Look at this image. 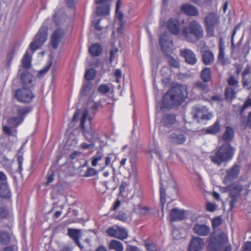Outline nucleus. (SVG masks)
Here are the masks:
<instances>
[{
    "label": "nucleus",
    "instance_id": "f257e3e1",
    "mask_svg": "<svg viewBox=\"0 0 251 251\" xmlns=\"http://www.w3.org/2000/svg\"><path fill=\"white\" fill-rule=\"evenodd\" d=\"M207 249L209 251H231L232 248L227 234L220 231L210 234Z\"/></svg>",
    "mask_w": 251,
    "mask_h": 251
},
{
    "label": "nucleus",
    "instance_id": "f03ea898",
    "mask_svg": "<svg viewBox=\"0 0 251 251\" xmlns=\"http://www.w3.org/2000/svg\"><path fill=\"white\" fill-rule=\"evenodd\" d=\"M187 87L180 85L172 88L165 95L162 99L165 105H179L187 98L188 92Z\"/></svg>",
    "mask_w": 251,
    "mask_h": 251
},
{
    "label": "nucleus",
    "instance_id": "7ed1b4c3",
    "mask_svg": "<svg viewBox=\"0 0 251 251\" xmlns=\"http://www.w3.org/2000/svg\"><path fill=\"white\" fill-rule=\"evenodd\" d=\"M161 49L167 59L168 64L172 68L179 67V60L177 57H174L171 55L173 52V41L166 34L160 36L159 38Z\"/></svg>",
    "mask_w": 251,
    "mask_h": 251
},
{
    "label": "nucleus",
    "instance_id": "20e7f679",
    "mask_svg": "<svg viewBox=\"0 0 251 251\" xmlns=\"http://www.w3.org/2000/svg\"><path fill=\"white\" fill-rule=\"evenodd\" d=\"M182 35L188 41L193 42L202 38L203 28L197 21H192L182 29Z\"/></svg>",
    "mask_w": 251,
    "mask_h": 251
},
{
    "label": "nucleus",
    "instance_id": "39448f33",
    "mask_svg": "<svg viewBox=\"0 0 251 251\" xmlns=\"http://www.w3.org/2000/svg\"><path fill=\"white\" fill-rule=\"evenodd\" d=\"M234 150L229 144L222 145L215 151L214 155L210 156L213 163L217 165L230 160L233 155Z\"/></svg>",
    "mask_w": 251,
    "mask_h": 251
},
{
    "label": "nucleus",
    "instance_id": "423d86ee",
    "mask_svg": "<svg viewBox=\"0 0 251 251\" xmlns=\"http://www.w3.org/2000/svg\"><path fill=\"white\" fill-rule=\"evenodd\" d=\"M87 115L86 112L84 118H81L80 126L82 131L83 136L85 139L89 142H95L98 139V137L96 133V130L94 129L92 125V117H89L88 124L85 126V123L86 119H85V117Z\"/></svg>",
    "mask_w": 251,
    "mask_h": 251
},
{
    "label": "nucleus",
    "instance_id": "0eeeda50",
    "mask_svg": "<svg viewBox=\"0 0 251 251\" xmlns=\"http://www.w3.org/2000/svg\"><path fill=\"white\" fill-rule=\"evenodd\" d=\"M14 98L23 103H28L31 101L34 95L30 88L22 87L15 89L12 93Z\"/></svg>",
    "mask_w": 251,
    "mask_h": 251
},
{
    "label": "nucleus",
    "instance_id": "6e6552de",
    "mask_svg": "<svg viewBox=\"0 0 251 251\" xmlns=\"http://www.w3.org/2000/svg\"><path fill=\"white\" fill-rule=\"evenodd\" d=\"M47 31L48 27L44 25H43L39 29L34 37L33 41L30 43L29 46L30 49L33 52L41 47L47 40L48 37Z\"/></svg>",
    "mask_w": 251,
    "mask_h": 251
},
{
    "label": "nucleus",
    "instance_id": "1a4fd4ad",
    "mask_svg": "<svg viewBox=\"0 0 251 251\" xmlns=\"http://www.w3.org/2000/svg\"><path fill=\"white\" fill-rule=\"evenodd\" d=\"M219 23V18L215 13L210 12L205 16L204 24L208 36H214L215 26Z\"/></svg>",
    "mask_w": 251,
    "mask_h": 251
},
{
    "label": "nucleus",
    "instance_id": "9d476101",
    "mask_svg": "<svg viewBox=\"0 0 251 251\" xmlns=\"http://www.w3.org/2000/svg\"><path fill=\"white\" fill-rule=\"evenodd\" d=\"M192 115L193 119L198 123L210 120L213 117L212 114L205 106L194 107L192 111Z\"/></svg>",
    "mask_w": 251,
    "mask_h": 251
},
{
    "label": "nucleus",
    "instance_id": "9b49d317",
    "mask_svg": "<svg viewBox=\"0 0 251 251\" xmlns=\"http://www.w3.org/2000/svg\"><path fill=\"white\" fill-rule=\"evenodd\" d=\"M106 232L110 237L124 240L128 237V231L124 227L113 226L108 228Z\"/></svg>",
    "mask_w": 251,
    "mask_h": 251
},
{
    "label": "nucleus",
    "instance_id": "f8f14e48",
    "mask_svg": "<svg viewBox=\"0 0 251 251\" xmlns=\"http://www.w3.org/2000/svg\"><path fill=\"white\" fill-rule=\"evenodd\" d=\"M101 105V102L99 101L95 102L91 98H90L86 103V108L84 111L82 118H84L85 112H87V115L85 117V119H89V117L91 116L93 118L95 114L96 110Z\"/></svg>",
    "mask_w": 251,
    "mask_h": 251
},
{
    "label": "nucleus",
    "instance_id": "ddd939ff",
    "mask_svg": "<svg viewBox=\"0 0 251 251\" xmlns=\"http://www.w3.org/2000/svg\"><path fill=\"white\" fill-rule=\"evenodd\" d=\"M168 139L172 144L181 145L186 141V138L180 130H176L169 134Z\"/></svg>",
    "mask_w": 251,
    "mask_h": 251
},
{
    "label": "nucleus",
    "instance_id": "4468645a",
    "mask_svg": "<svg viewBox=\"0 0 251 251\" xmlns=\"http://www.w3.org/2000/svg\"><path fill=\"white\" fill-rule=\"evenodd\" d=\"M110 1L111 0H95L96 3L102 4L97 8V14L98 16H104L109 13Z\"/></svg>",
    "mask_w": 251,
    "mask_h": 251
},
{
    "label": "nucleus",
    "instance_id": "2eb2a0df",
    "mask_svg": "<svg viewBox=\"0 0 251 251\" xmlns=\"http://www.w3.org/2000/svg\"><path fill=\"white\" fill-rule=\"evenodd\" d=\"M204 245L203 239L199 237H194L190 241L187 251H201Z\"/></svg>",
    "mask_w": 251,
    "mask_h": 251
},
{
    "label": "nucleus",
    "instance_id": "dca6fc26",
    "mask_svg": "<svg viewBox=\"0 0 251 251\" xmlns=\"http://www.w3.org/2000/svg\"><path fill=\"white\" fill-rule=\"evenodd\" d=\"M194 233L199 236H207L210 234L211 229L206 224H197L193 227Z\"/></svg>",
    "mask_w": 251,
    "mask_h": 251
},
{
    "label": "nucleus",
    "instance_id": "f3484780",
    "mask_svg": "<svg viewBox=\"0 0 251 251\" xmlns=\"http://www.w3.org/2000/svg\"><path fill=\"white\" fill-rule=\"evenodd\" d=\"M180 54L185 58V62L188 64L194 65L197 62L195 54L189 49L181 50H180Z\"/></svg>",
    "mask_w": 251,
    "mask_h": 251
},
{
    "label": "nucleus",
    "instance_id": "a211bd4d",
    "mask_svg": "<svg viewBox=\"0 0 251 251\" xmlns=\"http://www.w3.org/2000/svg\"><path fill=\"white\" fill-rule=\"evenodd\" d=\"M186 211L177 208H173L170 211V218L171 222L181 221L185 219Z\"/></svg>",
    "mask_w": 251,
    "mask_h": 251
},
{
    "label": "nucleus",
    "instance_id": "6ab92c4d",
    "mask_svg": "<svg viewBox=\"0 0 251 251\" xmlns=\"http://www.w3.org/2000/svg\"><path fill=\"white\" fill-rule=\"evenodd\" d=\"M122 3V0H117L116 2V16L120 22L119 26L117 29L118 32H122V30L126 23V21L124 20V14L121 11H120Z\"/></svg>",
    "mask_w": 251,
    "mask_h": 251
},
{
    "label": "nucleus",
    "instance_id": "aec40b11",
    "mask_svg": "<svg viewBox=\"0 0 251 251\" xmlns=\"http://www.w3.org/2000/svg\"><path fill=\"white\" fill-rule=\"evenodd\" d=\"M64 35V31L61 28H58L53 32L51 38V45L53 49H56Z\"/></svg>",
    "mask_w": 251,
    "mask_h": 251
},
{
    "label": "nucleus",
    "instance_id": "412c9836",
    "mask_svg": "<svg viewBox=\"0 0 251 251\" xmlns=\"http://www.w3.org/2000/svg\"><path fill=\"white\" fill-rule=\"evenodd\" d=\"M53 19L56 26H60L66 22L67 17L64 11L60 9L54 14Z\"/></svg>",
    "mask_w": 251,
    "mask_h": 251
},
{
    "label": "nucleus",
    "instance_id": "4be33fe9",
    "mask_svg": "<svg viewBox=\"0 0 251 251\" xmlns=\"http://www.w3.org/2000/svg\"><path fill=\"white\" fill-rule=\"evenodd\" d=\"M21 82L23 85V87L31 88L33 85L32 84L33 76L27 71L24 72L21 75Z\"/></svg>",
    "mask_w": 251,
    "mask_h": 251
},
{
    "label": "nucleus",
    "instance_id": "5701e85b",
    "mask_svg": "<svg viewBox=\"0 0 251 251\" xmlns=\"http://www.w3.org/2000/svg\"><path fill=\"white\" fill-rule=\"evenodd\" d=\"M202 61L205 65H210L214 61V55L213 52L210 50H202L201 51Z\"/></svg>",
    "mask_w": 251,
    "mask_h": 251
},
{
    "label": "nucleus",
    "instance_id": "b1692460",
    "mask_svg": "<svg viewBox=\"0 0 251 251\" xmlns=\"http://www.w3.org/2000/svg\"><path fill=\"white\" fill-rule=\"evenodd\" d=\"M239 166L237 165H234L231 168L227 170L224 181H227L236 178L239 175Z\"/></svg>",
    "mask_w": 251,
    "mask_h": 251
},
{
    "label": "nucleus",
    "instance_id": "393cba45",
    "mask_svg": "<svg viewBox=\"0 0 251 251\" xmlns=\"http://www.w3.org/2000/svg\"><path fill=\"white\" fill-rule=\"evenodd\" d=\"M168 28L172 34L177 35L179 32V23L177 20L170 18L168 21Z\"/></svg>",
    "mask_w": 251,
    "mask_h": 251
},
{
    "label": "nucleus",
    "instance_id": "a878e982",
    "mask_svg": "<svg viewBox=\"0 0 251 251\" xmlns=\"http://www.w3.org/2000/svg\"><path fill=\"white\" fill-rule=\"evenodd\" d=\"M243 190V188L241 184L233 183L226 188V191L229 192V195L236 196H239L240 193Z\"/></svg>",
    "mask_w": 251,
    "mask_h": 251
},
{
    "label": "nucleus",
    "instance_id": "bb28decb",
    "mask_svg": "<svg viewBox=\"0 0 251 251\" xmlns=\"http://www.w3.org/2000/svg\"><path fill=\"white\" fill-rule=\"evenodd\" d=\"M182 11L188 15L191 16H197L199 15V11L197 8L190 4H185L181 6Z\"/></svg>",
    "mask_w": 251,
    "mask_h": 251
},
{
    "label": "nucleus",
    "instance_id": "cd10ccee",
    "mask_svg": "<svg viewBox=\"0 0 251 251\" xmlns=\"http://www.w3.org/2000/svg\"><path fill=\"white\" fill-rule=\"evenodd\" d=\"M224 43L222 39H220L219 43V53L218 56V62L222 65H225L226 63V59L225 57Z\"/></svg>",
    "mask_w": 251,
    "mask_h": 251
},
{
    "label": "nucleus",
    "instance_id": "c85d7f7f",
    "mask_svg": "<svg viewBox=\"0 0 251 251\" xmlns=\"http://www.w3.org/2000/svg\"><path fill=\"white\" fill-rule=\"evenodd\" d=\"M176 122V116L174 114H165L163 115L161 119V123L166 126L172 125Z\"/></svg>",
    "mask_w": 251,
    "mask_h": 251
},
{
    "label": "nucleus",
    "instance_id": "c756f323",
    "mask_svg": "<svg viewBox=\"0 0 251 251\" xmlns=\"http://www.w3.org/2000/svg\"><path fill=\"white\" fill-rule=\"evenodd\" d=\"M0 197L5 199L11 197V192L7 182H0Z\"/></svg>",
    "mask_w": 251,
    "mask_h": 251
},
{
    "label": "nucleus",
    "instance_id": "7c9ffc66",
    "mask_svg": "<svg viewBox=\"0 0 251 251\" xmlns=\"http://www.w3.org/2000/svg\"><path fill=\"white\" fill-rule=\"evenodd\" d=\"M67 235L72 239L75 242H78L81 237V230L80 229L70 228L67 229Z\"/></svg>",
    "mask_w": 251,
    "mask_h": 251
},
{
    "label": "nucleus",
    "instance_id": "2f4dec72",
    "mask_svg": "<svg viewBox=\"0 0 251 251\" xmlns=\"http://www.w3.org/2000/svg\"><path fill=\"white\" fill-rule=\"evenodd\" d=\"M194 88L197 89L200 91H201L204 93L208 92L209 90V87L207 84V82H205L202 80H198L194 83L193 84Z\"/></svg>",
    "mask_w": 251,
    "mask_h": 251
},
{
    "label": "nucleus",
    "instance_id": "473e14b6",
    "mask_svg": "<svg viewBox=\"0 0 251 251\" xmlns=\"http://www.w3.org/2000/svg\"><path fill=\"white\" fill-rule=\"evenodd\" d=\"M109 249L115 251H123L124 248L123 244L116 240H112L109 244Z\"/></svg>",
    "mask_w": 251,
    "mask_h": 251
},
{
    "label": "nucleus",
    "instance_id": "72a5a7b5",
    "mask_svg": "<svg viewBox=\"0 0 251 251\" xmlns=\"http://www.w3.org/2000/svg\"><path fill=\"white\" fill-rule=\"evenodd\" d=\"M30 111V108L27 107H16V112L15 113L18 116L17 118H22V122L23 121L25 115Z\"/></svg>",
    "mask_w": 251,
    "mask_h": 251
},
{
    "label": "nucleus",
    "instance_id": "f704fd0d",
    "mask_svg": "<svg viewBox=\"0 0 251 251\" xmlns=\"http://www.w3.org/2000/svg\"><path fill=\"white\" fill-rule=\"evenodd\" d=\"M233 136L234 131L233 128L230 126H226L223 135V140L225 141L229 142L232 140Z\"/></svg>",
    "mask_w": 251,
    "mask_h": 251
},
{
    "label": "nucleus",
    "instance_id": "c9c22d12",
    "mask_svg": "<svg viewBox=\"0 0 251 251\" xmlns=\"http://www.w3.org/2000/svg\"><path fill=\"white\" fill-rule=\"evenodd\" d=\"M89 51L92 55L97 56L101 53L102 48L99 44L95 43L89 48Z\"/></svg>",
    "mask_w": 251,
    "mask_h": 251
},
{
    "label": "nucleus",
    "instance_id": "e433bc0d",
    "mask_svg": "<svg viewBox=\"0 0 251 251\" xmlns=\"http://www.w3.org/2000/svg\"><path fill=\"white\" fill-rule=\"evenodd\" d=\"M211 69L209 68H204L201 73V78L205 82H209L211 80Z\"/></svg>",
    "mask_w": 251,
    "mask_h": 251
},
{
    "label": "nucleus",
    "instance_id": "4c0bfd02",
    "mask_svg": "<svg viewBox=\"0 0 251 251\" xmlns=\"http://www.w3.org/2000/svg\"><path fill=\"white\" fill-rule=\"evenodd\" d=\"M22 118H17V117H12L9 118L7 121V125L12 126L13 128H16L19 125L22 123Z\"/></svg>",
    "mask_w": 251,
    "mask_h": 251
},
{
    "label": "nucleus",
    "instance_id": "58836bf2",
    "mask_svg": "<svg viewBox=\"0 0 251 251\" xmlns=\"http://www.w3.org/2000/svg\"><path fill=\"white\" fill-rule=\"evenodd\" d=\"M23 67L25 69H28L31 67V56L28 51H26L22 60Z\"/></svg>",
    "mask_w": 251,
    "mask_h": 251
},
{
    "label": "nucleus",
    "instance_id": "ea45409f",
    "mask_svg": "<svg viewBox=\"0 0 251 251\" xmlns=\"http://www.w3.org/2000/svg\"><path fill=\"white\" fill-rule=\"evenodd\" d=\"M220 129V125L219 121H216L214 124L206 129V132L208 134H215L218 133Z\"/></svg>",
    "mask_w": 251,
    "mask_h": 251
},
{
    "label": "nucleus",
    "instance_id": "a19ab883",
    "mask_svg": "<svg viewBox=\"0 0 251 251\" xmlns=\"http://www.w3.org/2000/svg\"><path fill=\"white\" fill-rule=\"evenodd\" d=\"M236 97V92L231 87H228L225 90V98L226 101H231Z\"/></svg>",
    "mask_w": 251,
    "mask_h": 251
},
{
    "label": "nucleus",
    "instance_id": "79ce46f5",
    "mask_svg": "<svg viewBox=\"0 0 251 251\" xmlns=\"http://www.w3.org/2000/svg\"><path fill=\"white\" fill-rule=\"evenodd\" d=\"M160 203L162 205V207H163L164 205L166 203V192L165 190L163 187V184L162 182V176H160Z\"/></svg>",
    "mask_w": 251,
    "mask_h": 251
},
{
    "label": "nucleus",
    "instance_id": "37998d69",
    "mask_svg": "<svg viewBox=\"0 0 251 251\" xmlns=\"http://www.w3.org/2000/svg\"><path fill=\"white\" fill-rule=\"evenodd\" d=\"M15 128H13L11 126H3V131L5 134L8 136L15 137L17 135V130Z\"/></svg>",
    "mask_w": 251,
    "mask_h": 251
},
{
    "label": "nucleus",
    "instance_id": "c03bdc74",
    "mask_svg": "<svg viewBox=\"0 0 251 251\" xmlns=\"http://www.w3.org/2000/svg\"><path fill=\"white\" fill-rule=\"evenodd\" d=\"M96 74V71L95 69L91 68L88 70L85 74V78L88 81L93 80Z\"/></svg>",
    "mask_w": 251,
    "mask_h": 251
},
{
    "label": "nucleus",
    "instance_id": "a18cd8bd",
    "mask_svg": "<svg viewBox=\"0 0 251 251\" xmlns=\"http://www.w3.org/2000/svg\"><path fill=\"white\" fill-rule=\"evenodd\" d=\"M0 242L3 245L9 243L10 237L7 233L5 232H0Z\"/></svg>",
    "mask_w": 251,
    "mask_h": 251
},
{
    "label": "nucleus",
    "instance_id": "49530a36",
    "mask_svg": "<svg viewBox=\"0 0 251 251\" xmlns=\"http://www.w3.org/2000/svg\"><path fill=\"white\" fill-rule=\"evenodd\" d=\"M103 156V154L102 151H98L96 155L92 158V165L93 166H97L98 161L102 159Z\"/></svg>",
    "mask_w": 251,
    "mask_h": 251
},
{
    "label": "nucleus",
    "instance_id": "de8ad7c7",
    "mask_svg": "<svg viewBox=\"0 0 251 251\" xmlns=\"http://www.w3.org/2000/svg\"><path fill=\"white\" fill-rule=\"evenodd\" d=\"M92 84L90 82H87L84 84L81 89V95L83 96L87 95V94L90 91Z\"/></svg>",
    "mask_w": 251,
    "mask_h": 251
},
{
    "label": "nucleus",
    "instance_id": "09e8293b",
    "mask_svg": "<svg viewBox=\"0 0 251 251\" xmlns=\"http://www.w3.org/2000/svg\"><path fill=\"white\" fill-rule=\"evenodd\" d=\"M114 218L123 222H126L127 220L126 214L122 211L119 212L117 215L115 216Z\"/></svg>",
    "mask_w": 251,
    "mask_h": 251
},
{
    "label": "nucleus",
    "instance_id": "8fccbe9b",
    "mask_svg": "<svg viewBox=\"0 0 251 251\" xmlns=\"http://www.w3.org/2000/svg\"><path fill=\"white\" fill-rule=\"evenodd\" d=\"M10 212L8 209L3 207H0V219L7 218Z\"/></svg>",
    "mask_w": 251,
    "mask_h": 251
},
{
    "label": "nucleus",
    "instance_id": "3c124183",
    "mask_svg": "<svg viewBox=\"0 0 251 251\" xmlns=\"http://www.w3.org/2000/svg\"><path fill=\"white\" fill-rule=\"evenodd\" d=\"M51 65V62H50V63L48 65L44 67L42 70L39 71L38 73V77H43L45 75V74L49 70Z\"/></svg>",
    "mask_w": 251,
    "mask_h": 251
},
{
    "label": "nucleus",
    "instance_id": "603ef678",
    "mask_svg": "<svg viewBox=\"0 0 251 251\" xmlns=\"http://www.w3.org/2000/svg\"><path fill=\"white\" fill-rule=\"evenodd\" d=\"M115 159V156L113 153L108 154L105 158V166H108L110 165L112 161H114Z\"/></svg>",
    "mask_w": 251,
    "mask_h": 251
},
{
    "label": "nucleus",
    "instance_id": "864d4df0",
    "mask_svg": "<svg viewBox=\"0 0 251 251\" xmlns=\"http://www.w3.org/2000/svg\"><path fill=\"white\" fill-rule=\"evenodd\" d=\"M227 83L232 86H238V81L232 75H231L227 80Z\"/></svg>",
    "mask_w": 251,
    "mask_h": 251
},
{
    "label": "nucleus",
    "instance_id": "5fc2aeb1",
    "mask_svg": "<svg viewBox=\"0 0 251 251\" xmlns=\"http://www.w3.org/2000/svg\"><path fill=\"white\" fill-rule=\"evenodd\" d=\"M172 236L173 238L176 240H179L182 238L181 233L177 229H175L173 230Z\"/></svg>",
    "mask_w": 251,
    "mask_h": 251
},
{
    "label": "nucleus",
    "instance_id": "6e6d98bb",
    "mask_svg": "<svg viewBox=\"0 0 251 251\" xmlns=\"http://www.w3.org/2000/svg\"><path fill=\"white\" fill-rule=\"evenodd\" d=\"M97 171L95 169L90 167L87 169L84 176L86 177L94 176L97 174Z\"/></svg>",
    "mask_w": 251,
    "mask_h": 251
},
{
    "label": "nucleus",
    "instance_id": "4d7b16f0",
    "mask_svg": "<svg viewBox=\"0 0 251 251\" xmlns=\"http://www.w3.org/2000/svg\"><path fill=\"white\" fill-rule=\"evenodd\" d=\"M94 143V142H89V144H87L85 142H84V143H82L80 145V147H81V148H82L84 150L92 149L95 146Z\"/></svg>",
    "mask_w": 251,
    "mask_h": 251
},
{
    "label": "nucleus",
    "instance_id": "13d9d810",
    "mask_svg": "<svg viewBox=\"0 0 251 251\" xmlns=\"http://www.w3.org/2000/svg\"><path fill=\"white\" fill-rule=\"evenodd\" d=\"M222 223V219L220 217L214 218L212 221L213 228L218 227Z\"/></svg>",
    "mask_w": 251,
    "mask_h": 251
},
{
    "label": "nucleus",
    "instance_id": "bf43d9fd",
    "mask_svg": "<svg viewBox=\"0 0 251 251\" xmlns=\"http://www.w3.org/2000/svg\"><path fill=\"white\" fill-rule=\"evenodd\" d=\"M251 106V98L248 99L245 102L244 105H243L241 109L240 110V114L241 115L242 113L244 112V111L248 107Z\"/></svg>",
    "mask_w": 251,
    "mask_h": 251
},
{
    "label": "nucleus",
    "instance_id": "052dcab7",
    "mask_svg": "<svg viewBox=\"0 0 251 251\" xmlns=\"http://www.w3.org/2000/svg\"><path fill=\"white\" fill-rule=\"evenodd\" d=\"M99 91L105 94L110 91V88L106 84H102L99 86Z\"/></svg>",
    "mask_w": 251,
    "mask_h": 251
},
{
    "label": "nucleus",
    "instance_id": "680f3d73",
    "mask_svg": "<svg viewBox=\"0 0 251 251\" xmlns=\"http://www.w3.org/2000/svg\"><path fill=\"white\" fill-rule=\"evenodd\" d=\"M117 51H118V49H117V48H116L115 47L111 49V50H110V58H109V61H110V63H112V62L113 61V60L115 58V55L117 53Z\"/></svg>",
    "mask_w": 251,
    "mask_h": 251
},
{
    "label": "nucleus",
    "instance_id": "e2e57ef3",
    "mask_svg": "<svg viewBox=\"0 0 251 251\" xmlns=\"http://www.w3.org/2000/svg\"><path fill=\"white\" fill-rule=\"evenodd\" d=\"M145 245L148 251H157V248L153 244L147 243Z\"/></svg>",
    "mask_w": 251,
    "mask_h": 251
},
{
    "label": "nucleus",
    "instance_id": "0e129e2a",
    "mask_svg": "<svg viewBox=\"0 0 251 251\" xmlns=\"http://www.w3.org/2000/svg\"><path fill=\"white\" fill-rule=\"evenodd\" d=\"M229 197L231 199L230 201L229 202V205L230 206V208H233L235 203L237 201V198L238 196L229 195Z\"/></svg>",
    "mask_w": 251,
    "mask_h": 251
},
{
    "label": "nucleus",
    "instance_id": "69168bd1",
    "mask_svg": "<svg viewBox=\"0 0 251 251\" xmlns=\"http://www.w3.org/2000/svg\"><path fill=\"white\" fill-rule=\"evenodd\" d=\"M206 209L210 212H213L215 210L216 206L212 203L208 202L206 204Z\"/></svg>",
    "mask_w": 251,
    "mask_h": 251
},
{
    "label": "nucleus",
    "instance_id": "338daca9",
    "mask_svg": "<svg viewBox=\"0 0 251 251\" xmlns=\"http://www.w3.org/2000/svg\"><path fill=\"white\" fill-rule=\"evenodd\" d=\"M243 251H251V242L248 241L245 243Z\"/></svg>",
    "mask_w": 251,
    "mask_h": 251
},
{
    "label": "nucleus",
    "instance_id": "774afa93",
    "mask_svg": "<svg viewBox=\"0 0 251 251\" xmlns=\"http://www.w3.org/2000/svg\"><path fill=\"white\" fill-rule=\"evenodd\" d=\"M126 251H140L139 248L135 246L129 245L127 247Z\"/></svg>",
    "mask_w": 251,
    "mask_h": 251
}]
</instances>
